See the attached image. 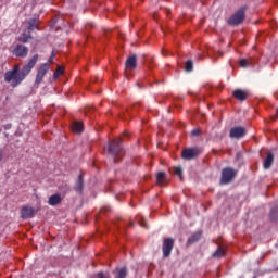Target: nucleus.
<instances>
[{"mask_svg": "<svg viewBox=\"0 0 278 278\" xmlns=\"http://www.w3.org/2000/svg\"><path fill=\"white\" fill-rule=\"evenodd\" d=\"M38 62V54H35L28 63L22 68L20 65H14L12 70L7 71L4 73V81L7 84H10L12 88H16V86H20V84H23L25 80V77L31 73V70L34 66H36V63Z\"/></svg>", "mask_w": 278, "mask_h": 278, "instance_id": "f257e3e1", "label": "nucleus"}, {"mask_svg": "<svg viewBox=\"0 0 278 278\" xmlns=\"http://www.w3.org/2000/svg\"><path fill=\"white\" fill-rule=\"evenodd\" d=\"M238 172L233 167H225L222 170L220 184L222 186H227V184H231L236 179Z\"/></svg>", "mask_w": 278, "mask_h": 278, "instance_id": "f03ea898", "label": "nucleus"}, {"mask_svg": "<svg viewBox=\"0 0 278 278\" xmlns=\"http://www.w3.org/2000/svg\"><path fill=\"white\" fill-rule=\"evenodd\" d=\"M108 151L112 155V157H114V162H116L118 153L123 151V141L119 138L115 139L109 144Z\"/></svg>", "mask_w": 278, "mask_h": 278, "instance_id": "7ed1b4c3", "label": "nucleus"}, {"mask_svg": "<svg viewBox=\"0 0 278 278\" xmlns=\"http://www.w3.org/2000/svg\"><path fill=\"white\" fill-rule=\"evenodd\" d=\"M10 51L15 58H26L29 53V48L22 43L14 45L10 48Z\"/></svg>", "mask_w": 278, "mask_h": 278, "instance_id": "20e7f679", "label": "nucleus"}, {"mask_svg": "<svg viewBox=\"0 0 278 278\" xmlns=\"http://www.w3.org/2000/svg\"><path fill=\"white\" fill-rule=\"evenodd\" d=\"M73 192L76 193L78 203H81V197L84 194V174L78 175L73 187Z\"/></svg>", "mask_w": 278, "mask_h": 278, "instance_id": "39448f33", "label": "nucleus"}, {"mask_svg": "<svg viewBox=\"0 0 278 278\" xmlns=\"http://www.w3.org/2000/svg\"><path fill=\"white\" fill-rule=\"evenodd\" d=\"M244 21V8L237 11L228 20V25H232V27H236L243 23Z\"/></svg>", "mask_w": 278, "mask_h": 278, "instance_id": "423d86ee", "label": "nucleus"}, {"mask_svg": "<svg viewBox=\"0 0 278 278\" xmlns=\"http://www.w3.org/2000/svg\"><path fill=\"white\" fill-rule=\"evenodd\" d=\"M49 68H51V65L49 63H43L37 71V76L35 83L37 86L42 83V79H45V76L47 73H49Z\"/></svg>", "mask_w": 278, "mask_h": 278, "instance_id": "0eeeda50", "label": "nucleus"}, {"mask_svg": "<svg viewBox=\"0 0 278 278\" xmlns=\"http://www.w3.org/2000/svg\"><path fill=\"white\" fill-rule=\"evenodd\" d=\"M36 216V208L29 205H24L21 210V218L27 220V218H34Z\"/></svg>", "mask_w": 278, "mask_h": 278, "instance_id": "6e6552de", "label": "nucleus"}, {"mask_svg": "<svg viewBox=\"0 0 278 278\" xmlns=\"http://www.w3.org/2000/svg\"><path fill=\"white\" fill-rule=\"evenodd\" d=\"M174 245H175V240H173V238L164 239V241H163V255H164V257L170 256V253L173 251Z\"/></svg>", "mask_w": 278, "mask_h": 278, "instance_id": "1a4fd4ad", "label": "nucleus"}, {"mask_svg": "<svg viewBox=\"0 0 278 278\" xmlns=\"http://www.w3.org/2000/svg\"><path fill=\"white\" fill-rule=\"evenodd\" d=\"M229 136L230 138H236L237 140L244 138L247 136V128L240 126L233 127L230 129Z\"/></svg>", "mask_w": 278, "mask_h": 278, "instance_id": "9d476101", "label": "nucleus"}, {"mask_svg": "<svg viewBox=\"0 0 278 278\" xmlns=\"http://www.w3.org/2000/svg\"><path fill=\"white\" fill-rule=\"evenodd\" d=\"M199 153V148H187L182 151V160H194Z\"/></svg>", "mask_w": 278, "mask_h": 278, "instance_id": "9b49d317", "label": "nucleus"}, {"mask_svg": "<svg viewBox=\"0 0 278 278\" xmlns=\"http://www.w3.org/2000/svg\"><path fill=\"white\" fill-rule=\"evenodd\" d=\"M71 130L73 131V134H76L77 136L84 134V122L77 119L72 121Z\"/></svg>", "mask_w": 278, "mask_h": 278, "instance_id": "f8f14e48", "label": "nucleus"}, {"mask_svg": "<svg viewBox=\"0 0 278 278\" xmlns=\"http://www.w3.org/2000/svg\"><path fill=\"white\" fill-rule=\"evenodd\" d=\"M125 66H126V68H129L130 71H134V68H136L138 66V60H137L136 54H132L131 56H129L126 60Z\"/></svg>", "mask_w": 278, "mask_h": 278, "instance_id": "ddd939ff", "label": "nucleus"}, {"mask_svg": "<svg viewBox=\"0 0 278 278\" xmlns=\"http://www.w3.org/2000/svg\"><path fill=\"white\" fill-rule=\"evenodd\" d=\"M273 162H275V154H273V152H269L266 159L263 161V168H265V170H268L270 166H273Z\"/></svg>", "mask_w": 278, "mask_h": 278, "instance_id": "4468645a", "label": "nucleus"}, {"mask_svg": "<svg viewBox=\"0 0 278 278\" xmlns=\"http://www.w3.org/2000/svg\"><path fill=\"white\" fill-rule=\"evenodd\" d=\"M31 38H34L31 37V31H24L18 36L17 42H22V45H27V42H29Z\"/></svg>", "mask_w": 278, "mask_h": 278, "instance_id": "2eb2a0df", "label": "nucleus"}, {"mask_svg": "<svg viewBox=\"0 0 278 278\" xmlns=\"http://www.w3.org/2000/svg\"><path fill=\"white\" fill-rule=\"evenodd\" d=\"M49 205L52 207H55V205H60L62 203V195L60 194H53L48 200Z\"/></svg>", "mask_w": 278, "mask_h": 278, "instance_id": "dca6fc26", "label": "nucleus"}, {"mask_svg": "<svg viewBox=\"0 0 278 278\" xmlns=\"http://www.w3.org/2000/svg\"><path fill=\"white\" fill-rule=\"evenodd\" d=\"M233 97L237 98L238 101H247L249 93L244 90L237 89L233 91Z\"/></svg>", "mask_w": 278, "mask_h": 278, "instance_id": "f3484780", "label": "nucleus"}, {"mask_svg": "<svg viewBox=\"0 0 278 278\" xmlns=\"http://www.w3.org/2000/svg\"><path fill=\"white\" fill-rule=\"evenodd\" d=\"M39 18H30L27 22V29L28 31H34L35 29H38V25H39Z\"/></svg>", "mask_w": 278, "mask_h": 278, "instance_id": "a211bd4d", "label": "nucleus"}, {"mask_svg": "<svg viewBox=\"0 0 278 278\" xmlns=\"http://www.w3.org/2000/svg\"><path fill=\"white\" fill-rule=\"evenodd\" d=\"M201 240V231H198L193 233L189 239H188V244H194V242H199Z\"/></svg>", "mask_w": 278, "mask_h": 278, "instance_id": "6ab92c4d", "label": "nucleus"}, {"mask_svg": "<svg viewBox=\"0 0 278 278\" xmlns=\"http://www.w3.org/2000/svg\"><path fill=\"white\" fill-rule=\"evenodd\" d=\"M269 216L271 220H278V204L271 207Z\"/></svg>", "mask_w": 278, "mask_h": 278, "instance_id": "aec40b11", "label": "nucleus"}, {"mask_svg": "<svg viewBox=\"0 0 278 278\" xmlns=\"http://www.w3.org/2000/svg\"><path fill=\"white\" fill-rule=\"evenodd\" d=\"M239 64H240L241 68H249V66H253V62H251L247 59H241L239 61Z\"/></svg>", "mask_w": 278, "mask_h": 278, "instance_id": "412c9836", "label": "nucleus"}, {"mask_svg": "<svg viewBox=\"0 0 278 278\" xmlns=\"http://www.w3.org/2000/svg\"><path fill=\"white\" fill-rule=\"evenodd\" d=\"M127 277V267H122L117 270L115 278H126Z\"/></svg>", "mask_w": 278, "mask_h": 278, "instance_id": "4be33fe9", "label": "nucleus"}, {"mask_svg": "<svg viewBox=\"0 0 278 278\" xmlns=\"http://www.w3.org/2000/svg\"><path fill=\"white\" fill-rule=\"evenodd\" d=\"M193 68H194V63L191 60L187 61L185 65V71H187V73H191Z\"/></svg>", "mask_w": 278, "mask_h": 278, "instance_id": "5701e85b", "label": "nucleus"}, {"mask_svg": "<svg viewBox=\"0 0 278 278\" xmlns=\"http://www.w3.org/2000/svg\"><path fill=\"white\" fill-rule=\"evenodd\" d=\"M64 73V67L58 66L56 71L53 74V78L58 79V77H60V75H62Z\"/></svg>", "mask_w": 278, "mask_h": 278, "instance_id": "b1692460", "label": "nucleus"}, {"mask_svg": "<svg viewBox=\"0 0 278 278\" xmlns=\"http://www.w3.org/2000/svg\"><path fill=\"white\" fill-rule=\"evenodd\" d=\"M223 255H225V250L224 249H218L213 253V257H223Z\"/></svg>", "mask_w": 278, "mask_h": 278, "instance_id": "393cba45", "label": "nucleus"}, {"mask_svg": "<svg viewBox=\"0 0 278 278\" xmlns=\"http://www.w3.org/2000/svg\"><path fill=\"white\" fill-rule=\"evenodd\" d=\"M182 173H184V170L181 169V167H175L174 175L181 177Z\"/></svg>", "mask_w": 278, "mask_h": 278, "instance_id": "a878e982", "label": "nucleus"}, {"mask_svg": "<svg viewBox=\"0 0 278 278\" xmlns=\"http://www.w3.org/2000/svg\"><path fill=\"white\" fill-rule=\"evenodd\" d=\"M166 176V174L160 172L156 176V179L159 181V184H161V181H164V177Z\"/></svg>", "mask_w": 278, "mask_h": 278, "instance_id": "bb28decb", "label": "nucleus"}, {"mask_svg": "<svg viewBox=\"0 0 278 278\" xmlns=\"http://www.w3.org/2000/svg\"><path fill=\"white\" fill-rule=\"evenodd\" d=\"M191 136H193V137L201 136V130L200 129H193L191 131Z\"/></svg>", "mask_w": 278, "mask_h": 278, "instance_id": "cd10ccee", "label": "nucleus"}, {"mask_svg": "<svg viewBox=\"0 0 278 278\" xmlns=\"http://www.w3.org/2000/svg\"><path fill=\"white\" fill-rule=\"evenodd\" d=\"M92 278H105V275L103 274V271H100L96 274Z\"/></svg>", "mask_w": 278, "mask_h": 278, "instance_id": "c85d7f7f", "label": "nucleus"}, {"mask_svg": "<svg viewBox=\"0 0 278 278\" xmlns=\"http://www.w3.org/2000/svg\"><path fill=\"white\" fill-rule=\"evenodd\" d=\"M54 59H55V53H52L51 56L49 58L48 62H53Z\"/></svg>", "mask_w": 278, "mask_h": 278, "instance_id": "c756f323", "label": "nucleus"}, {"mask_svg": "<svg viewBox=\"0 0 278 278\" xmlns=\"http://www.w3.org/2000/svg\"><path fill=\"white\" fill-rule=\"evenodd\" d=\"M3 160V150H0V162Z\"/></svg>", "mask_w": 278, "mask_h": 278, "instance_id": "7c9ffc66", "label": "nucleus"}, {"mask_svg": "<svg viewBox=\"0 0 278 278\" xmlns=\"http://www.w3.org/2000/svg\"><path fill=\"white\" fill-rule=\"evenodd\" d=\"M140 225H141V227H147V224H144V223H140Z\"/></svg>", "mask_w": 278, "mask_h": 278, "instance_id": "2f4dec72", "label": "nucleus"}]
</instances>
